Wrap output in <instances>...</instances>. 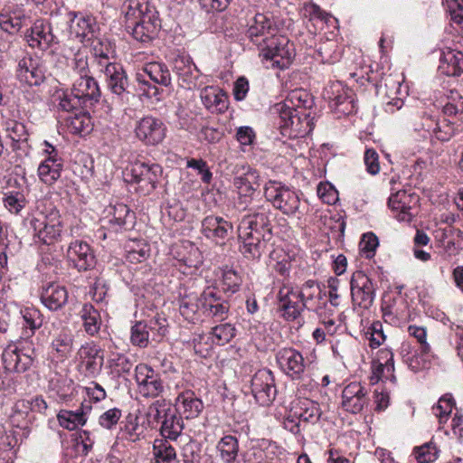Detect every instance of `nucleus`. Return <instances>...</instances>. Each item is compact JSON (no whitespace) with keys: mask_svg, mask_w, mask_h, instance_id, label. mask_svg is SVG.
<instances>
[{"mask_svg":"<svg viewBox=\"0 0 463 463\" xmlns=\"http://www.w3.org/2000/svg\"><path fill=\"white\" fill-rule=\"evenodd\" d=\"M135 381L137 392L146 399H156L163 397L165 387L163 380L155 370L146 364H139L135 368Z\"/></svg>","mask_w":463,"mask_h":463,"instance_id":"nucleus-10","label":"nucleus"},{"mask_svg":"<svg viewBox=\"0 0 463 463\" xmlns=\"http://www.w3.org/2000/svg\"><path fill=\"white\" fill-rule=\"evenodd\" d=\"M47 411L48 404L40 395L18 400L12 407L9 421L13 427L25 430L34 421V414L46 416Z\"/></svg>","mask_w":463,"mask_h":463,"instance_id":"nucleus-7","label":"nucleus"},{"mask_svg":"<svg viewBox=\"0 0 463 463\" xmlns=\"http://www.w3.org/2000/svg\"><path fill=\"white\" fill-rule=\"evenodd\" d=\"M312 104L311 96L307 90L296 89L291 90L282 102L275 105L274 112H304L311 108Z\"/></svg>","mask_w":463,"mask_h":463,"instance_id":"nucleus-39","label":"nucleus"},{"mask_svg":"<svg viewBox=\"0 0 463 463\" xmlns=\"http://www.w3.org/2000/svg\"><path fill=\"white\" fill-rule=\"evenodd\" d=\"M382 317L386 324L400 326L409 317L407 301L400 296L385 294L381 304Z\"/></svg>","mask_w":463,"mask_h":463,"instance_id":"nucleus-21","label":"nucleus"},{"mask_svg":"<svg viewBox=\"0 0 463 463\" xmlns=\"http://www.w3.org/2000/svg\"><path fill=\"white\" fill-rule=\"evenodd\" d=\"M80 370L86 376L98 374L104 363V355L100 347L93 342L80 346L77 353Z\"/></svg>","mask_w":463,"mask_h":463,"instance_id":"nucleus-26","label":"nucleus"},{"mask_svg":"<svg viewBox=\"0 0 463 463\" xmlns=\"http://www.w3.org/2000/svg\"><path fill=\"white\" fill-rule=\"evenodd\" d=\"M241 282V275L233 269L225 267L222 270L221 286L224 292L234 294L240 289Z\"/></svg>","mask_w":463,"mask_h":463,"instance_id":"nucleus-61","label":"nucleus"},{"mask_svg":"<svg viewBox=\"0 0 463 463\" xmlns=\"http://www.w3.org/2000/svg\"><path fill=\"white\" fill-rule=\"evenodd\" d=\"M238 237L241 242L240 250L242 255L247 259H259L264 252L271 234L247 231L244 233L238 232Z\"/></svg>","mask_w":463,"mask_h":463,"instance_id":"nucleus-34","label":"nucleus"},{"mask_svg":"<svg viewBox=\"0 0 463 463\" xmlns=\"http://www.w3.org/2000/svg\"><path fill=\"white\" fill-rule=\"evenodd\" d=\"M150 253L149 245L144 241H130L126 245V260L130 264L143 263Z\"/></svg>","mask_w":463,"mask_h":463,"instance_id":"nucleus-59","label":"nucleus"},{"mask_svg":"<svg viewBox=\"0 0 463 463\" xmlns=\"http://www.w3.org/2000/svg\"><path fill=\"white\" fill-rule=\"evenodd\" d=\"M435 240L449 256H456L463 250V232L453 226L439 227L434 232Z\"/></svg>","mask_w":463,"mask_h":463,"instance_id":"nucleus-35","label":"nucleus"},{"mask_svg":"<svg viewBox=\"0 0 463 463\" xmlns=\"http://www.w3.org/2000/svg\"><path fill=\"white\" fill-rule=\"evenodd\" d=\"M368 401V389L359 382L346 384L342 391L341 405L348 412H360Z\"/></svg>","mask_w":463,"mask_h":463,"instance_id":"nucleus-29","label":"nucleus"},{"mask_svg":"<svg viewBox=\"0 0 463 463\" xmlns=\"http://www.w3.org/2000/svg\"><path fill=\"white\" fill-rule=\"evenodd\" d=\"M298 293L302 299L303 304H305V308L318 312L328 305L326 302V291L322 289L317 282L315 280L309 279L306 281L300 288H298Z\"/></svg>","mask_w":463,"mask_h":463,"instance_id":"nucleus-36","label":"nucleus"},{"mask_svg":"<svg viewBox=\"0 0 463 463\" xmlns=\"http://www.w3.org/2000/svg\"><path fill=\"white\" fill-rule=\"evenodd\" d=\"M174 266L184 276H193L203 263L200 250L191 241H183L174 250Z\"/></svg>","mask_w":463,"mask_h":463,"instance_id":"nucleus-18","label":"nucleus"},{"mask_svg":"<svg viewBox=\"0 0 463 463\" xmlns=\"http://www.w3.org/2000/svg\"><path fill=\"white\" fill-rule=\"evenodd\" d=\"M296 262L297 260L294 255L280 248L273 250L269 254L270 267L281 276H288Z\"/></svg>","mask_w":463,"mask_h":463,"instance_id":"nucleus-57","label":"nucleus"},{"mask_svg":"<svg viewBox=\"0 0 463 463\" xmlns=\"http://www.w3.org/2000/svg\"><path fill=\"white\" fill-rule=\"evenodd\" d=\"M175 412L185 419H194L203 411L202 401L191 390L181 392L175 401Z\"/></svg>","mask_w":463,"mask_h":463,"instance_id":"nucleus-41","label":"nucleus"},{"mask_svg":"<svg viewBox=\"0 0 463 463\" xmlns=\"http://www.w3.org/2000/svg\"><path fill=\"white\" fill-rule=\"evenodd\" d=\"M150 339L146 321H138L132 326L130 341L134 345L145 348L148 345Z\"/></svg>","mask_w":463,"mask_h":463,"instance_id":"nucleus-63","label":"nucleus"},{"mask_svg":"<svg viewBox=\"0 0 463 463\" xmlns=\"http://www.w3.org/2000/svg\"><path fill=\"white\" fill-rule=\"evenodd\" d=\"M276 362L279 369L293 380L302 378L306 363L302 354L293 347H283L276 353Z\"/></svg>","mask_w":463,"mask_h":463,"instance_id":"nucleus-20","label":"nucleus"},{"mask_svg":"<svg viewBox=\"0 0 463 463\" xmlns=\"http://www.w3.org/2000/svg\"><path fill=\"white\" fill-rule=\"evenodd\" d=\"M163 168L156 163L137 161L126 173V180L137 184V191L144 195L150 194L158 185Z\"/></svg>","mask_w":463,"mask_h":463,"instance_id":"nucleus-4","label":"nucleus"},{"mask_svg":"<svg viewBox=\"0 0 463 463\" xmlns=\"http://www.w3.org/2000/svg\"><path fill=\"white\" fill-rule=\"evenodd\" d=\"M232 231V223L220 216L210 215L202 221L203 234L216 244H224Z\"/></svg>","mask_w":463,"mask_h":463,"instance_id":"nucleus-30","label":"nucleus"},{"mask_svg":"<svg viewBox=\"0 0 463 463\" xmlns=\"http://www.w3.org/2000/svg\"><path fill=\"white\" fill-rule=\"evenodd\" d=\"M239 441L232 435H225L216 444L217 457L222 463H238Z\"/></svg>","mask_w":463,"mask_h":463,"instance_id":"nucleus-52","label":"nucleus"},{"mask_svg":"<svg viewBox=\"0 0 463 463\" xmlns=\"http://www.w3.org/2000/svg\"><path fill=\"white\" fill-rule=\"evenodd\" d=\"M26 18L24 5L9 1L0 10V28L9 34H15L24 26Z\"/></svg>","mask_w":463,"mask_h":463,"instance_id":"nucleus-28","label":"nucleus"},{"mask_svg":"<svg viewBox=\"0 0 463 463\" xmlns=\"http://www.w3.org/2000/svg\"><path fill=\"white\" fill-rule=\"evenodd\" d=\"M279 118V128L281 134L289 138L304 137L310 134L313 130V119L307 111L291 113V112H276Z\"/></svg>","mask_w":463,"mask_h":463,"instance_id":"nucleus-13","label":"nucleus"},{"mask_svg":"<svg viewBox=\"0 0 463 463\" xmlns=\"http://www.w3.org/2000/svg\"><path fill=\"white\" fill-rule=\"evenodd\" d=\"M90 410V406L84 405L83 403L81 407L76 411L61 410L57 414V420L62 428L73 430L86 423V414Z\"/></svg>","mask_w":463,"mask_h":463,"instance_id":"nucleus-51","label":"nucleus"},{"mask_svg":"<svg viewBox=\"0 0 463 463\" xmlns=\"http://www.w3.org/2000/svg\"><path fill=\"white\" fill-rule=\"evenodd\" d=\"M243 170L241 175H237L233 178V185L240 199L246 203L260 187V175L257 170L250 166L243 167Z\"/></svg>","mask_w":463,"mask_h":463,"instance_id":"nucleus-38","label":"nucleus"},{"mask_svg":"<svg viewBox=\"0 0 463 463\" xmlns=\"http://www.w3.org/2000/svg\"><path fill=\"white\" fill-rule=\"evenodd\" d=\"M180 314L189 322L195 323L199 319L201 309L200 298L194 292H180Z\"/></svg>","mask_w":463,"mask_h":463,"instance_id":"nucleus-55","label":"nucleus"},{"mask_svg":"<svg viewBox=\"0 0 463 463\" xmlns=\"http://www.w3.org/2000/svg\"><path fill=\"white\" fill-rule=\"evenodd\" d=\"M101 92L96 80L90 76L75 80L70 92L60 97L59 106L62 110L72 111L80 108H90L99 101Z\"/></svg>","mask_w":463,"mask_h":463,"instance_id":"nucleus-2","label":"nucleus"},{"mask_svg":"<svg viewBox=\"0 0 463 463\" xmlns=\"http://www.w3.org/2000/svg\"><path fill=\"white\" fill-rule=\"evenodd\" d=\"M395 188L392 186V191ZM419 196L415 194H408L404 190L392 192L389 197L388 205L393 217L399 222H411L418 214Z\"/></svg>","mask_w":463,"mask_h":463,"instance_id":"nucleus-14","label":"nucleus"},{"mask_svg":"<svg viewBox=\"0 0 463 463\" xmlns=\"http://www.w3.org/2000/svg\"><path fill=\"white\" fill-rule=\"evenodd\" d=\"M68 260L79 270L91 269L95 264V256L87 242L75 241L67 250Z\"/></svg>","mask_w":463,"mask_h":463,"instance_id":"nucleus-37","label":"nucleus"},{"mask_svg":"<svg viewBox=\"0 0 463 463\" xmlns=\"http://www.w3.org/2000/svg\"><path fill=\"white\" fill-rule=\"evenodd\" d=\"M291 417H297L298 421L316 423L321 417L320 406L317 402L309 399H298L290 407Z\"/></svg>","mask_w":463,"mask_h":463,"instance_id":"nucleus-43","label":"nucleus"},{"mask_svg":"<svg viewBox=\"0 0 463 463\" xmlns=\"http://www.w3.org/2000/svg\"><path fill=\"white\" fill-rule=\"evenodd\" d=\"M160 27L161 23L156 9L148 10L145 16L126 25V29L131 33L132 36L141 43H148L156 38Z\"/></svg>","mask_w":463,"mask_h":463,"instance_id":"nucleus-23","label":"nucleus"},{"mask_svg":"<svg viewBox=\"0 0 463 463\" xmlns=\"http://www.w3.org/2000/svg\"><path fill=\"white\" fill-rule=\"evenodd\" d=\"M353 309L367 310L375 298V288L372 279L363 271H355L350 280Z\"/></svg>","mask_w":463,"mask_h":463,"instance_id":"nucleus-9","label":"nucleus"},{"mask_svg":"<svg viewBox=\"0 0 463 463\" xmlns=\"http://www.w3.org/2000/svg\"><path fill=\"white\" fill-rule=\"evenodd\" d=\"M438 70L449 77L460 76L463 73V53L450 48L442 50Z\"/></svg>","mask_w":463,"mask_h":463,"instance_id":"nucleus-44","label":"nucleus"},{"mask_svg":"<svg viewBox=\"0 0 463 463\" xmlns=\"http://www.w3.org/2000/svg\"><path fill=\"white\" fill-rule=\"evenodd\" d=\"M439 449L432 441L414 449L413 454L419 463H431L438 458Z\"/></svg>","mask_w":463,"mask_h":463,"instance_id":"nucleus-64","label":"nucleus"},{"mask_svg":"<svg viewBox=\"0 0 463 463\" xmlns=\"http://www.w3.org/2000/svg\"><path fill=\"white\" fill-rule=\"evenodd\" d=\"M79 315L86 334L90 336L96 335L102 326V319L99 311L91 304H84L80 310Z\"/></svg>","mask_w":463,"mask_h":463,"instance_id":"nucleus-56","label":"nucleus"},{"mask_svg":"<svg viewBox=\"0 0 463 463\" xmlns=\"http://www.w3.org/2000/svg\"><path fill=\"white\" fill-rule=\"evenodd\" d=\"M25 38L31 47L41 50L47 49L54 40L50 24L41 21L34 23Z\"/></svg>","mask_w":463,"mask_h":463,"instance_id":"nucleus-46","label":"nucleus"},{"mask_svg":"<svg viewBox=\"0 0 463 463\" xmlns=\"http://www.w3.org/2000/svg\"><path fill=\"white\" fill-rule=\"evenodd\" d=\"M71 131L74 134L85 136L92 130V122L90 115L80 111L67 119Z\"/></svg>","mask_w":463,"mask_h":463,"instance_id":"nucleus-60","label":"nucleus"},{"mask_svg":"<svg viewBox=\"0 0 463 463\" xmlns=\"http://www.w3.org/2000/svg\"><path fill=\"white\" fill-rule=\"evenodd\" d=\"M323 98L329 107L339 116H345L356 111L354 92L341 81H333L326 86Z\"/></svg>","mask_w":463,"mask_h":463,"instance_id":"nucleus-8","label":"nucleus"},{"mask_svg":"<svg viewBox=\"0 0 463 463\" xmlns=\"http://www.w3.org/2000/svg\"><path fill=\"white\" fill-rule=\"evenodd\" d=\"M103 73L109 90L117 96H123L128 87V78L122 66L112 62L98 70Z\"/></svg>","mask_w":463,"mask_h":463,"instance_id":"nucleus-40","label":"nucleus"},{"mask_svg":"<svg viewBox=\"0 0 463 463\" xmlns=\"http://www.w3.org/2000/svg\"><path fill=\"white\" fill-rule=\"evenodd\" d=\"M148 0H125L121 6V14L125 17V26L139 20L148 10H155Z\"/></svg>","mask_w":463,"mask_h":463,"instance_id":"nucleus-50","label":"nucleus"},{"mask_svg":"<svg viewBox=\"0 0 463 463\" xmlns=\"http://www.w3.org/2000/svg\"><path fill=\"white\" fill-rule=\"evenodd\" d=\"M317 314L323 330L326 331L329 335H335L341 326V319H336L335 317H334V309L327 306L318 310Z\"/></svg>","mask_w":463,"mask_h":463,"instance_id":"nucleus-62","label":"nucleus"},{"mask_svg":"<svg viewBox=\"0 0 463 463\" xmlns=\"http://www.w3.org/2000/svg\"><path fill=\"white\" fill-rule=\"evenodd\" d=\"M23 344V342L18 341L8 345L4 350L2 361L6 371L24 373L32 365L33 358L31 354L24 352Z\"/></svg>","mask_w":463,"mask_h":463,"instance_id":"nucleus-27","label":"nucleus"},{"mask_svg":"<svg viewBox=\"0 0 463 463\" xmlns=\"http://www.w3.org/2000/svg\"><path fill=\"white\" fill-rule=\"evenodd\" d=\"M67 65L79 77L90 75L89 59L87 51L83 47L64 49Z\"/></svg>","mask_w":463,"mask_h":463,"instance_id":"nucleus-48","label":"nucleus"},{"mask_svg":"<svg viewBox=\"0 0 463 463\" xmlns=\"http://www.w3.org/2000/svg\"><path fill=\"white\" fill-rule=\"evenodd\" d=\"M17 78L30 86H39L45 79V70L38 59L24 56L17 65Z\"/></svg>","mask_w":463,"mask_h":463,"instance_id":"nucleus-32","label":"nucleus"},{"mask_svg":"<svg viewBox=\"0 0 463 463\" xmlns=\"http://www.w3.org/2000/svg\"><path fill=\"white\" fill-rule=\"evenodd\" d=\"M68 31L71 38L83 43L90 41L99 31V25L90 14L70 11L67 14Z\"/></svg>","mask_w":463,"mask_h":463,"instance_id":"nucleus-12","label":"nucleus"},{"mask_svg":"<svg viewBox=\"0 0 463 463\" xmlns=\"http://www.w3.org/2000/svg\"><path fill=\"white\" fill-rule=\"evenodd\" d=\"M247 231L271 234L270 210L269 207L260 206L254 212L241 218L238 225V232L244 233Z\"/></svg>","mask_w":463,"mask_h":463,"instance_id":"nucleus-31","label":"nucleus"},{"mask_svg":"<svg viewBox=\"0 0 463 463\" xmlns=\"http://www.w3.org/2000/svg\"><path fill=\"white\" fill-rule=\"evenodd\" d=\"M264 194L276 209L283 214L294 215L300 213V198L297 191L281 182L269 180L264 186Z\"/></svg>","mask_w":463,"mask_h":463,"instance_id":"nucleus-5","label":"nucleus"},{"mask_svg":"<svg viewBox=\"0 0 463 463\" xmlns=\"http://www.w3.org/2000/svg\"><path fill=\"white\" fill-rule=\"evenodd\" d=\"M246 36L256 47L279 33L273 16L268 13H257L247 22Z\"/></svg>","mask_w":463,"mask_h":463,"instance_id":"nucleus-17","label":"nucleus"},{"mask_svg":"<svg viewBox=\"0 0 463 463\" xmlns=\"http://www.w3.org/2000/svg\"><path fill=\"white\" fill-rule=\"evenodd\" d=\"M415 130L421 133L424 138L430 142L434 140L447 142L450 140L457 132L455 123L446 118H436L432 116L424 115Z\"/></svg>","mask_w":463,"mask_h":463,"instance_id":"nucleus-11","label":"nucleus"},{"mask_svg":"<svg viewBox=\"0 0 463 463\" xmlns=\"http://www.w3.org/2000/svg\"><path fill=\"white\" fill-rule=\"evenodd\" d=\"M278 300L281 316L288 321L296 320L306 309L298 288L282 287L278 293Z\"/></svg>","mask_w":463,"mask_h":463,"instance_id":"nucleus-24","label":"nucleus"},{"mask_svg":"<svg viewBox=\"0 0 463 463\" xmlns=\"http://www.w3.org/2000/svg\"><path fill=\"white\" fill-rule=\"evenodd\" d=\"M51 335L50 350L54 358L64 361L69 358L74 348V335L71 328L64 326H55Z\"/></svg>","mask_w":463,"mask_h":463,"instance_id":"nucleus-25","label":"nucleus"},{"mask_svg":"<svg viewBox=\"0 0 463 463\" xmlns=\"http://www.w3.org/2000/svg\"><path fill=\"white\" fill-rule=\"evenodd\" d=\"M251 393L261 406H269L275 400L277 389L270 370L261 369L255 373L251 379Z\"/></svg>","mask_w":463,"mask_h":463,"instance_id":"nucleus-19","label":"nucleus"},{"mask_svg":"<svg viewBox=\"0 0 463 463\" xmlns=\"http://www.w3.org/2000/svg\"><path fill=\"white\" fill-rule=\"evenodd\" d=\"M41 301L48 309L56 311L67 303L68 291L65 287L59 284H48L43 288Z\"/></svg>","mask_w":463,"mask_h":463,"instance_id":"nucleus-45","label":"nucleus"},{"mask_svg":"<svg viewBox=\"0 0 463 463\" xmlns=\"http://www.w3.org/2000/svg\"><path fill=\"white\" fill-rule=\"evenodd\" d=\"M155 463H179L175 448L165 439H156L153 444Z\"/></svg>","mask_w":463,"mask_h":463,"instance_id":"nucleus-58","label":"nucleus"},{"mask_svg":"<svg viewBox=\"0 0 463 463\" xmlns=\"http://www.w3.org/2000/svg\"><path fill=\"white\" fill-rule=\"evenodd\" d=\"M90 41V51L97 69L99 70L107 64L112 63L110 58L113 57L114 50L109 40L105 37H98L96 34Z\"/></svg>","mask_w":463,"mask_h":463,"instance_id":"nucleus-47","label":"nucleus"},{"mask_svg":"<svg viewBox=\"0 0 463 463\" xmlns=\"http://www.w3.org/2000/svg\"><path fill=\"white\" fill-rule=\"evenodd\" d=\"M149 410L154 420L161 423L162 439L169 441L176 440L184 429V421L183 418L180 415L177 416L172 410L171 403L165 399H157L151 404Z\"/></svg>","mask_w":463,"mask_h":463,"instance_id":"nucleus-6","label":"nucleus"},{"mask_svg":"<svg viewBox=\"0 0 463 463\" xmlns=\"http://www.w3.org/2000/svg\"><path fill=\"white\" fill-rule=\"evenodd\" d=\"M200 98L203 106L212 113H223L228 109V96L219 87H204L200 92Z\"/></svg>","mask_w":463,"mask_h":463,"instance_id":"nucleus-42","label":"nucleus"},{"mask_svg":"<svg viewBox=\"0 0 463 463\" xmlns=\"http://www.w3.org/2000/svg\"><path fill=\"white\" fill-rule=\"evenodd\" d=\"M136 79L138 83L147 86L144 90L148 97L156 96L158 90L148 84V79L156 84L168 86L171 83V74L165 64L158 61L147 62L137 70Z\"/></svg>","mask_w":463,"mask_h":463,"instance_id":"nucleus-15","label":"nucleus"},{"mask_svg":"<svg viewBox=\"0 0 463 463\" xmlns=\"http://www.w3.org/2000/svg\"><path fill=\"white\" fill-rule=\"evenodd\" d=\"M142 428L139 425L137 415L129 413L120 423L119 430L116 436V441L134 443L140 439Z\"/></svg>","mask_w":463,"mask_h":463,"instance_id":"nucleus-49","label":"nucleus"},{"mask_svg":"<svg viewBox=\"0 0 463 463\" xmlns=\"http://www.w3.org/2000/svg\"><path fill=\"white\" fill-rule=\"evenodd\" d=\"M256 48L260 62L266 69L284 71L290 66L295 57L294 44L279 33Z\"/></svg>","mask_w":463,"mask_h":463,"instance_id":"nucleus-1","label":"nucleus"},{"mask_svg":"<svg viewBox=\"0 0 463 463\" xmlns=\"http://www.w3.org/2000/svg\"><path fill=\"white\" fill-rule=\"evenodd\" d=\"M31 228L39 241L52 245L58 241L62 232V221L59 211L50 204L43 205V211L36 213L30 221Z\"/></svg>","mask_w":463,"mask_h":463,"instance_id":"nucleus-3","label":"nucleus"},{"mask_svg":"<svg viewBox=\"0 0 463 463\" xmlns=\"http://www.w3.org/2000/svg\"><path fill=\"white\" fill-rule=\"evenodd\" d=\"M107 215L103 219L104 224L98 231L99 238L105 240L108 236L105 229L109 232H118L127 230L134 224V213H131L129 208L122 203L110 204L107 209Z\"/></svg>","mask_w":463,"mask_h":463,"instance_id":"nucleus-16","label":"nucleus"},{"mask_svg":"<svg viewBox=\"0 0 463 463\" xmlns=\"http://www.w3.org/2000/svg\"><path fill=\"white\" fill-rule=\"evenodd\" d=\"M166 128L163 121L152 116L139 119L135 127L136 137L147 146H156L165 137Z\"/></svg>","mask_w":463,"mask_h":463,"instance_id":"nucleus-22","label":"nucleus"},{"mask_svg":"<svg viewBox=\"0 0 463 463\" xmlns=\"http://www.w3.org/2000/svg\"><path fill=\"white\" fill-rule=\"evenodd\" d=\"M62 168V159L43 158L37 169L38 177L43 184L52 185L61 177Z\"/></svg>","mask_w":463,"mask_h":463,"instance_id":"nucleus-54","label":"nucleus"},{"mask_svg":"<svg viewBox=\"0 0 463 463\" xmlns=\"http://www.w3.org/2000/svg\"><path fill=\"white\" fill-rule=\"evenodd\" d=\"M48 392L58 402L65 401L73 392V381L64 375L55 373L49 380Z\"/></svg>","mask_w":463,"mask_h":463,"instance_id":"nucleus-53","label":"nucleus"},{"mask_svg":"<svg viewBox=\"0 0 463 463\" xmlns=\"http://www.w3.org/2000/svg\"><path fill=\"white\" fill-rule=\"evenodd\" d=\"M238 237L241 242L240 250L242 255L247 259H259L264 252L271 234L247 231L244 233L238 232Z\"/></svg>","mask_w":463,"mask_h":463,"instance_id":"nucleus-33","label":"nucleus"}]
</instances>
